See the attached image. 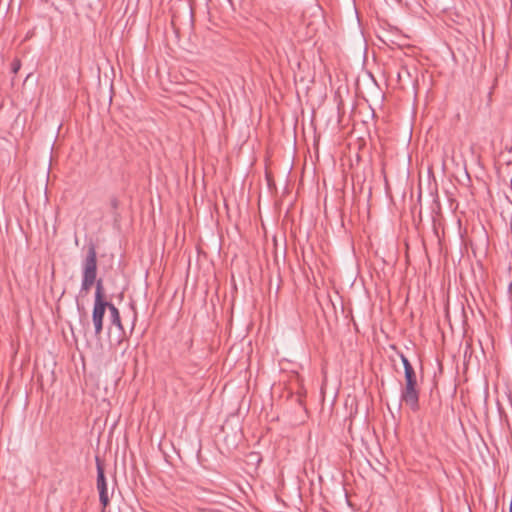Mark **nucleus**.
<instances>
[{
    "label": "nucleus",
    "mask_w": 512,
    "mask_h": 512,
    "mask_svg": "<svg viewBox=\"0 0 512 512\" xmlns=\"http://www.w3.org/2000/svg\"><path fill=\"white\" fill-rule=\"evenodd\" d=\"M97 277V251L90 245L83 262L81 292L87 294L94 285Z\"/></svg>",
    "instance_id": "nucleus-1"
},
{
    "label": "nucleus",
    "mask_w": 512,
    "mask_h": 512,
    "mask_svg": "<svg viewBox=\"0 0 512 512\" xmlns=\"http://www.w3.org/2000/svg\"><path fill=\"white\" fill-rule=\"evenodd\" d=\"M11 66H12V72L16 74L21 67V61L19 59H14Z\"/></svg>",
    "instance_id": "nucleus-8"
},
{
    "label": "nucleus",
    "mask_w": 512,
    "mask_h": 512,
    "mask_svg": "<svg viewBox=\"0 0 512 512\" xmlns=\"http://www.w3.org/2000/svg\"><path fill=\"white\" fill-rule=\"evenodd\" d=\"M401 401L413 412L420 409L419 390L417 386H404L401 392Z\"/></svg>",
    "instance_id": "nucleus-2"
},
{
    "label": "nucleus",
    "mask_w": 512,
    "mask_h": 512,
    "mask_svg": "<svg viewBox=\"0 0 512 512\" xmlns=\"http://www.w3.org/2000/svg\"><path fill=\"white\" fill-rule=\"evenodd\" d=\"M401 360L405 372V386H417V378L413 366L404 355L401 356Z\"/></svg>",
    "instance_id": "nucleus-5"
},
{
    "label": "nucleus",
    "mask_w": 512,
    "mask_h": 512,
    "mask_svg": "<svg viewBox=\"0 0 512 512\" xmlns=\"http://www.w3.org/2000/svg\"><path fill=\"white\" fill-rule=\"evenodd\" d=\"M97 489L99 491L100 502L103 510L109 505L110 499L108 497L107 482L104 473L103 464L97 459Z\"/></svg>",
    "instance_id": "nucleus-3"
},
{
    "label": "nucleus",
    "mask_w": 512,
    "mask_h": 512,
    "mask_svg": "<svg viewBox=\"0 0 512 512\" xmlns=\"http://www.w3.org/2000/svg\"><path fill=\"white\" fill-rule=\"evenodd\" d=\"M108 302H94L92 310V322L95 329V335L100 337L103 331L104 315L107 310Z\"/></svg>",
    "instance_id": "nucleus-4"
},
{
    "label": "nucleus",
    "mask_w": 512,
    "mask_h": 512,
    "mask_svg": "<svg viewBox=\"0 0 512 512\" xmlns=\"http://www.w3.org/2000/svg\"><path fill=\"white\" fill-rule=\"evenodd\" d=\"M96 291L94 302H108L105 296L104 286L102 279L96 280Z\"/></svg>",
    "instance_id": "nucleus-7"
},
{
    "label": "nucleus",
    "mask_w": 512,
    "mask_h": 512,
    "mask_svg": "<svg viewBox=\"0 0 512 512\" xmlns=\"http://www.w3.org/2000/svg\"><path fill=\"white\" fill-rule=\"evenodd\" d=\"M107 309L109 310L111 324L116 326L124 334V327L118 308L114 304L108 302Z\"/></svg>",
    "instance_id": "nucleus-6"
}]
</instances>
